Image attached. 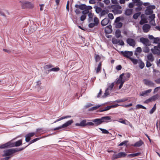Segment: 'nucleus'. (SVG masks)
<instances>
[{
    "label": "nucleus",
    "mask_w": 160,
    "mask_h": 160,
    "mask_svg": "<svg viewBox=\"0 0 160 160\" xmlns=\"http://www.w3.org/2000/svg\"><path fill=\"white\" fill-rule=\"evenodd\" d=\"M25 148H11L4 150L3 151V154L2 155V157L4 158H1V160H8L11 157L13 156L14 154L18 152L21 151L24 149Z\"/></svg>",
    "instance_id": "f257e3e1"
},
{
    "label": "nucleus",
    "mask_w": 160,
    "mask_h": 160,
    "mask_svg": "<svg viewBox=\"0 0 160 160\" xmlns=\"http://www.w3.org/2000/svg\"><path fill=\"white\" fill-rule=\"evenodd\" d=\"M22 143V140H20L14 143L12 141H9L5 143L0 145V149H4L14 147H18L21 145Z\"/></svg>",
    "instance_id": "f03ea898"
},
{
    "label": "nucleus",
    "mask_w": 160,
    "mask_h": 160,
    "mask_svg": "<svg viewBox=\"0 0 160 160\" xmlns=\"http://www.w3.org/2000/svg\"><path fill=\"white\" fill-rule=\"evenodd\" d=\"M75 7L76 8H79L80 10H83V11H84L85 12L87 13L89 12V10L92 9V7L91 6H87L85 4H76L75 5Z\"/></svg>",
    "instance_id": "7ed1b4c3"
},
{
    "label": "nucleus",
    "mask_w": 160,
    "mask_h": 160,
    "mask_svg": "<svg viewBox=\"0 0 160 160\" xmlns=\"http://www.w3.org/2000/svg\"><path fill=\"white\" fill-rule=\"evenodd\" d=\"M155 8L156 7L154 5L147 6L145 11V14L148 15L152 14L153 12V10L155 9Z\"/></svg>",
    "instance_id": "20e7f679"
},
{
    "label": "nucleus",
    "mask_w": 160,
    "mask_h": 160,
    "mask_svg": "<svg viewBox=\"0 0 160 160\" xmlns=\"http://www.w3.org/2000/svg\"><path fill=\"white\" fill-rule=\"evenodd\" d=\"M73 122V121L72 120H69L66 123L63 124L62 126H60L58 127L55 128L53 129L54 130H59L62 128H65L71 125Z\"/></svg>",
    "instance_id": "39448f33"
},
{
    "label": "nucleus",
    "mask_w": 160,
    "mask_h": 160,
    "mask_svg": "<svg viewBox=\"0 0 160 160\" xmlns=\"http://www.w3.org/2000/svg\"><path fill=\"white\" fill-rule=\"evenodd\" d=\"M140 42H142L146 46H149L151 45L149 40L147 38L142 37L140 39Z\"/></svg>",
    "instance_id": "423d86ee"
},
{
    "label": "nucleus",
    "mask_w": 160,
    "mask_h": 160,
    "mask_svg": "<svg viewBox=\"0 0 160 160\" xmlns=\"http://www.w3.org/2000/svg\"><path fill=\"white\" fill-rule=\"evenodd\" d=\"M94 22L90 23L88 24V27L89 28H92L95 26H97L99 23V20L96 17H94L93 19Z\"/></svg>",
    "instance_id": "0eeeda50"
},
{
    "label": "nucleus",
    "mask_w": 160,
    "mask_h": 160,
    "mask_svg": "<svg viewBox=\"0 0 160 160\" xmlns=\"http://www.w3.org/2000/svg\"><path fill=\"white\" fill-rule=\"evenodd\" d=\"M121 53L123 55V56L126 58L130 59L131 56L132 55L133 52L132 51H125L124 52L121 51Z\"/></svg>",
    "instance_id": "6e6552de"
},
{
    "label": "nucleus",
    "mask_w": 160,
    "mask_h": 160,
    "mask_svg": "<svg viewBox=\"0 0 160 160\" xmlns=\"http://www.w3.org/2000/svg\"><path fill=\"white\" fill-rule=\"evenodd\" d=\"M119 106V105L118 103H116L114 105L111 106H108L105 107L103 109H100L99 110L100 112H102L110 110L111 108H114L117 107Z\"/></svg>",
    "instance_id": "1a4fd4ad"
},
{
    "label": "nucleus",
    "mask_w": 160,
    "mask_h": 160,
    "mask_svg": "<svg viewBox=\"0 0 160 160\" xmlns=\"http://www.w3.org/2000/svg\"><path fill=\"white\" fill-rule=\"evenodd\" d=\"M36 133L34 132H31L27 134L25 136L26 142H28L30 141L31 137L34 136Z\"/></svg>",
    "instance_id": "9d476101"
},
{
    "label": "nucleus",
    "mask_w": 160,
    "mask_h": 160,
    "mask_svg": "<svg viewBox=\"0 0 160 160\" xmlns=\"http://www.w3.org/2000/svg\"><path fill=\"white\" fill-rule=\"evenodd\" d=\"M151 51L154 54H156L158 55H160V48L157 46H154L153 48L151 49Z\"/></svg>",
    "instance_id": "9b49d317"
},
{
    "label": "nucleus",
    "mask_w": 160,
    "mask_h": 160,
    "mask_svg": "<svg viewBox=\"0 0 160 160\" xmlns=\"http://www.w3.org/2000/svg\"><path fill=\"white\" fill-rule=\"evenodd\" d=\"M92 121L94 123V126H97L102 124L101 118L93 119L92 120Z\"/></svg>",
    "instance_id": "f8f14e48"
},
{
    "label": "nucleus",
    "mask_w": 160,
    "mask_h": 160,
    "mask_svg": "<svg viewBox=\"0 0 160 160\" xmlns=\"http://www.w3.org/2000/svg\"><path fill=\"white\" fill-rule=\"evenodd\" d=\"M102 123L103 122L107 123L110 121L111 118L110 116H104L101 118Z\"/></svg>",
    "instance_id": "ddd939ff"
},
{
    "label": "nucleus",
    "mask_w": 160,
    "mask_h": 160,
    "mask_svg": "<svg viewBox=\"0 0 160 160\" xmlns=\"http://www.w3.org/2000/svg\"><path fill=\"white\" fill-rule=\"evenodd\" d=\"M127 42L128 44L131 46L134 47L135 44V41L133 39L128 38L127 40Z\"/></svg>",
    "instance_id": "4468645a"
},
{
    "label": "nucleus",
    "mask_w": 160,
    "mask_h": 160,
    "mask_svg": "<svg viewBox=\"0 0 160 160\" xmlns=\"http://www.w3.org/2000/svg\"><path fill=\"white\" fill-rule=\"evenodd\" d=\"M151 28L150 26L147 24H144L142 26V29L144 32H148Z\"/></svg>",
    "instance_id": "2eb2a0df"
},
{
    "label": "nucleus",
    "mask_w": 160,
    "mask_h": 160,
    "mask_svg": "<svg viewBox=\"0 0 160 160\" xmlns=\"http://www.w3.org/2000/svg\"><path fill=\"white\" fill-rule=\"evenodd\" d=\"M144 84L147 85L151 87H154V83L151 81L147 79H144Z\"/></svg>",
    "instance_id": "dca6fc26"
},
{
    "label": "nucleus",
    "mask_w": 160,
    "mask_h": 160,
    "mask_svg": "<svg viewBox=\"0 0 160 160\" xmlns=\"http://www.w3.org/2000/svg\"><path fill=\"white\" fill-rule=\"evenodd\" d=\"M147 58L146 60L151 61V62H152L154 60V58L151 53H149L147 55Z\"/></svg>",
    "instance_id": "f3484780"
},
{
    "label": "nucleus",
    "mask_w": 160,
    "mask_h": 160,
    "mask_svg": "<svg viewBox=\"0 0 160 160\" xmlns=\"http://www.w3.org/2000/svg\"><path fill=\"white\" fill-rule=\"evenodd\" d=\"M109 21L110 20L108 18H105L101 21V25L103 26H105L108 24Z\"/></svg>",
    "instance_id": "a211bd4d"
},
{
    "label": "nucleus",
    "mask_w": 160,
    "mask_h": 160,
    "mask_svg": "<svg viewBox=\"0 0 160 160\" xmlns=\"http://www.w3.org/2000/svg\"><path fill=\"white\" fill-rule=\"evenodd\" d=\"M124 75V73H122L119 76V78L118 80L116 82V83L117 84L124 83L125 82L123 79L122 76Z\"/></svg>",
    "instance_id": "6ab92c4d"
},
{
    "label": "nucleus",
    "mask_w": 160,
    "mask_h": 160,
    "mask_svg": "<svg viewBox=\"0 0 160 160\" xmlns=\"http://www.w3.org/2000/svg\"><path fill=\"white\" fill-rule=\"evenodd\" d=\"M86 120H83L81 121L80 123H77L76 125L77 126H80L82 127H84L87 125Z\"/></svg>",
    "instance_id": "aec40b11"
},
{
    "label": "nucleus",
    "mask_w": 160,
    "mask_h": 160,
    "mask_svg": "<svg viewBox=\"0 0 160 160\" xmlns=\"http://www.w3.org/2000/svg\"><path fill=\"white\" fill-rule=\"evenodd\" d=\"M105 31L106 33H109L112 31V26L111 25L106 26L105 28Z\"/></svg>",
    "instance_id": "412c9836"
},
{
    "label": "nucleus",
    "mask_w": 160,
    "mask_h": 160,
    "mask_svg": "<svg viewBox=\"0 0 160 160\" xmlns=\"http://www.w3.org/2000/svg\"><path fill=\"white\" fill-rule=\"evenodd\" d=\"M130 76V74L129 73H124V75L122 76L123 79L125 81L126 80H128Z\"/></svg>",
    "instance_id": "4be33fe9"
},
{
    "label": "nucleus",
    "mask_w": 160,
    "mask_h": 160,
    "mask_svg": "<svg viewBox=\"0 0 160 160\" xmlns=\"http://www.w3.org/2000/svg\"><path fill=\"white\" fill-rule=\"evenodd\" d=\"M141 17V20L139 22L140 24L142 25L144 23L147 22V19L145 18L144 17L143 15H142Z\"/></svg>",
    "instance_id": "5701e85b"
},
{
    "label": "nucleus",
    "mask_w": 160,
    "mask_h": 160,
    "mask_svg": "<svg viewBox=\"0 0 160 160\" xmlns=\"http://www.w3.org/2000/svg\"><path fill=\"white\" fill-rule=\"evenodd\" d=\"M82 15L81 16L80 18V20L81 21H83L86 18V14H88L86 13L84 11H82Z\"/></svg>",
    "instance_id": "b1692460"
},
{
    "label": "nucleus",
    "mask_w": 160,
    "mask_h": 160,
    "mask_svg": "<svg viewBox=\"0 0 160 160\" xmlns=\"http://www.w3.org/2000/svg\"><path fill=\"white\" fill-rule=\"evenodd\" d=\"M22 4H23V7L25 6L26 7L30 8L32 5L31 3L30 2L27 1L23 2Z\"/></svg>",
    "instance_id": "393cba45"
},
{
    "label": "nucleus",
    "mask_w": 160,
    "mask_h": 160,
    "mask_svg": "<svg viewBox=\"0 0 160 160\" xmlns=\"http://www.w3.org/2000/svg\"><path fill=\"white\" fill-rule=\"evenodd\" d=\"M143 144V142L142 140H140L138 142H136L133 145V146L134 147H139L141 146L142 144Z\"/></svg>",
    "instance_id": "a878e982"
},
{
    "label": "nucleus",
    "mask_w": 160,
    "mask_h": 160,
    "mask_svg": "<svg viewBox=\"0 0 160 160\" xmlns=\"http://www.w3.org/2000/svg\"><path fill=\"white\" fill-rule=\"evenodd\" d=\"M140 154V152H137L135 153H132L129 154L127 156L128 157L132 158L136 156H138Z\"/></svg>",
    "instance_id": "bb28decb"
},
{
    "label": "nucleus",
    "mask_w": 160,
    "mask_h": 160,
    "mask_svg": "<svg viewBox=\"0 0 160 160\" xmlns=\"http://www.w3.org/2000/svg\"><path fill=\"white\" fill-rule=\"evenodd\" d=\"M132 9H128L126 10L125 13L126 15L127 16H129L132 14Z\"/></svg>",
    "instance_id": "cd10ccee"
},
{
    "label": "nucleus",
    "mask_w": 160,
    "mask_h": 160,
    "mask_svg": "<svg viewBox=\"0 0 160 160\" xmlns=\"http://www.w3.org/2000/svg\"><path fill=\"white\" fill-rule=\"evenodd\" d=\"M60 70V68L58 67H55L54 68H52L48 71V73L51 71L56 72L59 71Z\"/></svg>",
    "instance_id": "c85d7f7f"
},
{
    "label": "nucleus",
    "mask_w": 160,
    "mask_h": 160,
    "mask_svg": "<svg viewBox=\"0 0 160 160\" xmlns=\"http://www.w3.org/2000/svg\"><path fill=\"white\" fill-rule=\"evenodd\" d=\"M93 8L95 9L96 12L97 13H99L102 11L101 8L98 7L97 6H95Z\"/></svg>",
    "instance_id": "c756f323"
},
{
    "label": "nucleus",
    "mask_w": 160,
    "mask_h": 160,
    "mask_svg": "<svg viewBox=\"0 0 160 160\" xmlns=\"http://www.w3.org/2000/svg\"><path fill=\"white\" fill-rule=\"evenodd\" d=\"M101 62H100L98 65L97 68L96 69V73L97 74L98 73L101 71Z\"/></svg>",
    "instance_id": "7c9ffc66"
},
{
    "label": "nucleus",
    "mask_w": 160,
    "mask_h": 160,
    "mask_svg": "<svg viewBox=\"0 0 160 160\" xmlns=\"http://www.w3.org/2000/svg\"><path fill=\"white\" fill-rule=\"evenodd\" d=\"M109 90H108L107 88L105 91V92L104 93V95L102 96V98H105L108 95H109L110 94V93L111 92H109Z\"/></svg>",
    "instance_id": "2f4dec72"
},
{
    "label": "nucleus",
    "mask_w": 160,
    "mask_h": 160,
    "mask_svg": "<svg viewBox=\"0 0 160 160\" xmlns=\"http://www.w3.org/2000/svg\"><path fill=\"white\" fill-rule=\"evenodd\" d=\"M42 138V137H41V138H36L34 139H33V140H32L31 141H30L29 142V144L27 145V146H26V147H24V149L26 148L29 145L32 143H33L35 142H36L38 140H39V139H40Z\"/></svg>",
    "instance_id": "473e14b6"
},
{
    "label": "nucleus",
    "mask_w": 160,
    "mask_h": 160,
    "mask_svg": "<svg viewBox=\"0 0 160 160\" xmlns=\"http://www.w3.org/2000/svg\"><path fill=\"white\" fill-rule=\"evenodd\" d=\"M151 15H150L149 17L151 19V22H152V21H153L154 20V21H152V22H153V23H154V24H152L154 26H155V20H154V19L155 17V14H152Z\"/></svg>",
    "instance_id": "72a5a7b5"
},
{
    "label": "nucleus",
    "mask_w": 160,
    "mask_h": 160,
    "mask_svg": "<svg viewBox=\"0 0 160 160\" xmlns=\"http://www.w3.org/2000/svg\"><path fill=\"white\" fill-rule=\"evenodd\" d=\"M112 12L115 14H121L122 12V10L115 9L112 10Z\"/></svg>",
    "instance_id": "f704fd0d"
},
{
    "label": "nucleus",
    "mask_w": 160,
    "mask_h": 160,
    "mask_svg": "<svg viewBox=\"0 0 160 160\" xmlns=\"http://www.w3.org/2000/svg\"><path fill=\"white\" fill-rule=\"evenodd\" d=\"M108 11L107 10H102L100 13V17H102V16H104L106 14H108Z\"/></svg>",
    "instance_id": "c9c22d12"
},
{
    "label": "nucleus",
    "mask_w": 160,
    "mask_h": 160,
    "mask_svg": "<svg viewBox=\"0 0 160 160\" xmlns=\"http://www.w3.org/2000/svg\"><path fill=\"white\" fill-rule=\"evenodd\" d=\"M71 117V116H69L62 117H61L60 118L57 119L56 121H55L54 122V123H56L58 122V121H59L60 120H63V119H66V118H70Z\"/></svg>",
    "instance_id": "e433bc0d"
},
{
    "label": "nucleus",
    "mask_w": 160,
    "mask_h": 160,
    "mask_svg": "<svg viewBox=\"0 0 160 160\" xmlns=\"http://www.w3.org/2000/svg\"><path fill=\"white\" fill-rule=\"evenodd\" d=\"M115 36L117 38H119L121 36V31L120 30H117L115 31Z\"/></svg>",
    "instance_id": "4c0bfd02"
},
{
    "label": "nucleus",
    "mask_w": 160,
    "mask_h": 160,
    "mask_svg": "<svg viewBox=\"0 0 160 160\" xmlns=\"http://www.w3.org/2000/svg\"><path fill=\"white\" fill-rule=\"evenodd\" d=\"M101 106V105H98L95 106H94L91 108H90L89 109V111H94L96 110Z\"/></svg>",
    "instance_id": "58836bf2"
},
{
    "label": "nucleus",
    "mask_w": 160,
    "mask_h": 160,
    "mask_svg": "<svg viewBox=\"0 0 160 160\" xmlns=\"http://www.w3.org/2000/svg\"><path fill=\"white\" fill-rule=\"evenodd\" d=\"M141 13L140 12H137L135 13L133 16L134 19H137L139 16H140Z\"/></svg>",
    "instance_id": "ea45409f"
},
{
    "label": "nucleus",
    "mask_w": 160,
    "mask_h": 160,
    "mask_svg": "<svg viewBox=\"0 0 160 160\" xmlns=\"http://www.w3.org/2000/svg\"><path fill=\"white\" fill-rule=\"evenodd\" d=\"M120 42V40H118L115 38H113L112 39V42L113 44H117L119 43Z\"/></svg>",
    "instance_id": "a19ab883"
},
{
    "label": "nucleus",
    "mask_w": 160,
    "mask_h": 160,
    "mask_svg": "<svg viewBox=\"0 0 160 160\" xmlns=\"http://www.w3.org/2000/svg\"><path fill=\"white\" fill-rule=\"evenodd\" d=\"M156 108V104H155L153 106V107L149 111V113L150 114H152L155 111Z\"/></svg>",
    "instance_id": "79ce46f5"
},
{
    "label": "nucleus",
    "mask_w": 160,
    "mask_h": 160,
    "mask_svg": "<svg viewBox=\"0 0 160 160\" xmlns=\"http://www.w3.org/2000/svg\"><path fill=\"white\" fill-rule=\"evenodd\" d=\"M134 64H136L138 62V60L137 59L131 58L129 59Z\"/></svg>",
    "instance_id": "37998d69"
},
{
    "label": "nucleus",
    "mask_w": 160,
    "mask_h": 160,
    "mask_svg": "<svg viewBox=\"0 0 160 160\" xmlns=\"http://www.w3.org/2000/svg\"><path fill=\"white\" fill-rule=\"evenodd\" d=\"M145 66L144 63L141 60L140 61L139 63V67L141 69H143Z\"/></svg>",
    "instance_id": "c03bdc74"
},
{
    "label": "nucleus",
    "mask_w": 160,
    "mask_h": 160,
    "mask_svg": "<svg viewBox=\"0 0 160 160\" xmlns=\"http://www.w3.org/2000/svg\"><path fill=\"white\" fill-rule=\"evenodd\" d=\"M120 158H121L122 157H126L127 155V154L125 152H121L118 153Z\"/></svg>",
    "instance_id": "a18cd8bd"
},
{
    "label": "nucleus",
    "mask_w": 160,
    "mask_h": 160,
    "mask_svg": "<svg viewBox=\"0 0 160 160\" xmlns=\"http://www.w3.org/2000/svg\"><path fill=\"white\" fill-rule=\"evenodd\" d=\"M114 86V82H112L110 85H109V86H108L107 89L110 91H111L112 90Z\"/></svg>",
    "instance_id": "49530a36"
},
{
    "label": "nucleus",
    "mask_w": 160,
    "mask_h": 160,
    "mask_svg": "<svg viewBox=\"0 0 160 160\" xmlns=\"http://www.w3.org/2000/svg\"><path fill=\"white\" fill-rule=\"evenodd\" d=\"M99 129L102 131V132L104 134H108L109 132L107 130L101 128H99Z\"/></svg>",
    "instance_id": "de8ad7c7"
},
{
    "label": "nucleus",
    "mask_w": 160,
    "mask_h": 160,
    "mask_svg": "<svg viewBox=\"0 0 160 160\" xmlns=\"http://www.w3.org/2000/svg\"><path fill=\"white\" fill-rule=\"evenodd\" d=\"M151 62L146 60V67L147 68H149L151 67L152 65V64L151 63Z\"/></svg>",
    "instance_id": "09e8293b"
},
{
    "label": "nucleus",
    "mask_w": 160,
    "mask_h": 160,
    "mask_svg": "<svg viewBox=\"0 0 160 160\" xmlns=\"http://www.w3.org/2000/svg\"><path fill=\"white\" fill-rule=\"evenodd\" d=\"M53 67V66L51 64H48L45 65L44 67V68L46 70L49 69Z\"/></svg>",
    "instance_id": "8fccbe9b"
},
{
    "label": "nucleus",
    "mask_w": 160,
    "mask_h": 160,
    "mask_svg": "<svg viewBox=\"0 0 160 160\" xmlns=\"http://www.w3.org/2000/svg\"><path fill=\"white\" fill-rule=\"evenodd\" d=\"M136 108H142V109H146V108L142 106V105H140V104H138L136 106Z\"/></svg>",
    "instance_id": "3c124183"
},
{
    "label": "nucleus",
    "mask_w": 160,
    "mask_h": 160,
    "mask_svg": "<svg viewBox=\"0 0 160 160\" xmlns=\"http://www.w3.org/2000/svg\"><path fill=\"white\" fill-rule=\"evenodd\" d=\"M122 23L121 22H119L116 23V27L117 28H120L122 27Z\"/></svg>",
    "instance_id": "603ef678"
},
{
    "label": "nucleus",
    "mask_w": 160,
    "mask_h": 160,
    "mask_svg": "<svg viewBox=\"0 0 160 160\" xmlns=\"http://www.w3.org/2000/svg\"><path fill=\"white\" fill-rule=\"evenodd\" d=\"M95 59L96 62H98L100 60L101 57L98 55L95 54Z\"/></svg>",
    "instance_id": "864d4df0"
},
{
    "label": "nucleus",
    "mask_w": 160,
    "mask_h": 160,
    "mask_svg": "<svg viewBox=\"0 0 160 160\" xmlns=\"http://www.w3.org/2000/svg\"><path fill=\"white\" fill-rule=\"evenodd\" d=\"M148 47L146 46L145 47L143 50V52L145 53H148L149 52V49Z\"/></svg>",
    "instance_id": "5fc2aeb1"
},
{
    "label": "nucleus",
    "mask_w": 160,
    "mask_h": 160,
    "mask_svg": "<svg viewBox=\"0 0 160 160\" xmlns=\"http://www.w3.org/2000/svg\"><path fill=\"white\" fill-rule=\"evenodd\" d=\"M160 41V39L159 38H154V39L153 43H157Z\"/></svg>",
    "instance_id": "6e6d98bb"
},
{
    "label": "nucleus",
    "mask_w": 160,
    "mask_h": 160,
    "mask_svg": "<svg viewBox=\"0 0 160 160\" xmlns=\"http://www.w3.org/2000/svg\"><path fill=\"white\" fill-rule=\"evenodd\" d=\"M135 51L140 53L142 52V48L140 47H138L137 48Z\"/></svg>",
    "instance_id": "4d7b16f0"
},
{
    "label": "nucleus",
    "mask_w": 160,
    "mask_h": 160,
    "mask_svg": "<svg viewBox=\"0 0 160 160\" xmlns=\"http://www.w3.org/2000/svg\"><path fill=\"white\" fill-rule=\"evenodd\" d=\"M108 18H110L111 19H113L114 18V16L113 15L112 13H109L108 14Z\"/></svg>",
    "instance_id": "13d9d810"
},
{
    "label": "nucleus",
    "mask_w": 160,
    "mask_h": 160,
    "mask_svg": "<svg viewBox=\"0 0 160 160\" xmlns=\"http://www.w3.org/2000/svg\"><path fill=\"white\" fill-rule=\"evenodd\" d=\"M136 3H137V6L138 7H140L143 4V3L140 1H138V2Z\"/></svg>",
    "instance_id": "bf43d9fd"
},
{
    "label": "nucleus",
    "mask_w": 160,
    "mask_h": 160,
    "mask_svg": "<svg viewBox=\"0 0 160 160\" xmlns=\"http://www.w3.org/2000/svg\"><path fill=\"white\" fill-rule=\"evenodd\" d=\"M78 9L79 8H77L75 10V12L76 14L77 15L81 13L80 10Z\"/></svg>",
    "instance_id": "052dcab7"
},
{
    "label": "nucleus",
    "mask_w": 160,
    "mask_h": 160,
    "mask_svg": "<svg viewBox=\"0 0 160 160\" xmlns=\"http://www.w3.org/2000/svg\"><path fill=\"white\" fill-rule=\"evenodd\" d=\"M159 97V95L157 94L152 96V97H153L154 101L156 99H157Z\"/></svg>",
    "instance_id": "680f3d73"
},
{
    "label": "nucleus",
    "mask_w": 160,
    "mask_h": 160,
    "mask_svg": "<svg viewBox=\"0 0 160 160\" xmlns=\"http://www.w3.org/2000/svg\"><path fill=\"white\" fill-rule=\"evenodd\" d=\"M127 142H128V141H124L123 142L120 143L118 145V146H122L124 144L126 145L127 144Z\"/></svg>",
    "instance_id": "e2e57ef3"
},
{
    "label": "nucleus",
    "mask_w": 160,
    "mask_h": 160,
    "mask_svg": "<svg viewBox=\"0 0 160 160\" xmlns=\"http://www.w3.org/2000/svg\"><path fill=\"white\" fill-rule=\"evenodd\" d=\"M87 125L88 126H94V123L92 122H87Z\"/></svg>",
    "instance_id": "0e129e2a"
},
{
    "label": "nucleus",
    "mask_w": 160,
    "mask_h": 160,
    "mask_svg": "<svg viewBox=\"0 0 160 160\" xmlns=\"http://www.w3.org/2000/svg\"><path fill=\"white\" fill-rule=\"evenodd\" d=\"M121 20V18L120 17H117L116 19L115 20L114 22L115 23H118Z\"/></svg>",
    "instance_id": "69168bd1"
},
{
    "label": "nucleus",
    "mask_w": 160,
    "mask_h": 160,
    "mask_svg": "<svg viewBox=\"0 0 160 160\" xmlns=\"http://www.w3.org/2000/svg\"><path fill=\"white\" fill-rule=\"evenodd\" d=\"M88 14V18H93L94 16L93 13H92L91 12H89Z\"/></svg>",
    "instance_id": "338daca9"
},
{
    "label": "nucleus",
    "mask_w": 160,
    "mask_h": 160,
    "mask_svg": "<svg viewBox=\"0 0 160 160\" xmlns=\"http://www.w3.org/2000/svg\"><path fill=\"white\" fill-rule=\"evenodd\" d=\"M117 158H118L117 156H116V154H113L112 155V160H114L115 159H117Z\"/></svg>",
    "instance_id": "774afa93"
}]
</instances>
